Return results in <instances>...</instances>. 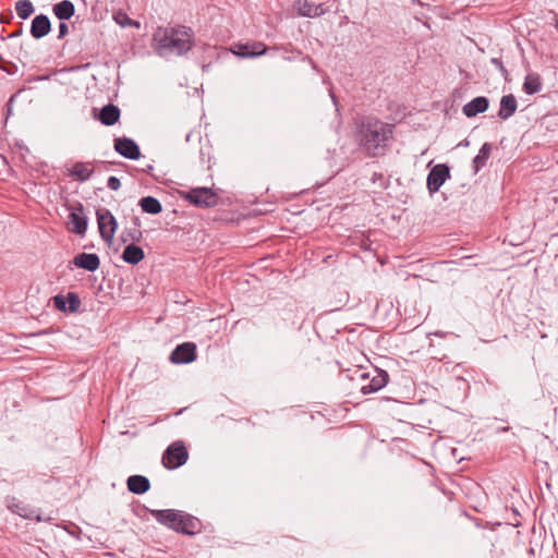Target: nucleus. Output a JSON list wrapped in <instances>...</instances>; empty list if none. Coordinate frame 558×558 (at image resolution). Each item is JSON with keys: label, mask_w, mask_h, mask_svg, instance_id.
I'll return each instance as SVG.
<instances>
[{"label": "nucleus", "mask_w": 558, "mask_h": 558, "mask_svg": "<svg viewBox=\"0 0 558 558\" xmlns=\"http://www.w3.org/2000/svg\"><path fill=\"white\" fill-rule=\"evenodd\" d=\"M154 169V167L151 165H148L145 169V172H150L151 170Z\"/></svg>", "instance_id": "nucleus-38"}, {"label": "nucleus", "mask_w": 558, "mask_h": 558, "mask_svg": "<svg viewBox=\"0 0 558 558\" xmlns=\"http://www.w3.org/2000/svg\"><path fill=\"white\" fill-rule=\"evenodd\" d=\"M53 302H54V306L59 311H65L66 310V298H64L62 295H56L53 298Z\"/></svg>", "instance_id": "nucleus-32"}, {"label": "nucleus", "mask_w": 558, "mask_h": 558, "mask_svg": "<svg viewBox=\"0 0 558 558\" xmlns=\"http://www.w3.org/2000/svg\"><path fill=\"white\" fill-rule=\"evenodd\" d=\"M231 52L241 58H255L266 53L267 46L262 41L235 43L230 48Z\"/></svg>", "instance_id": "nucleus-7"}, {"label": "nucleus", "mask_w": 558, "mask_h": 558, "mask_svg": "<svg viewBox=\"0 0 558 558\" xmlns=\"http://www.w3.org/2000/svg\"><path fill=\"white\" fill-rule=\"evenodd\" d=\"M393 124L377 119L362 120L356 131L359 145L369 155L377 156L384 151L393 134Z\"/></svg>", "instance_id": "nucleus-1"}, {"label": "nucleus", "mask_w": 558, "mask_h": 558, "mask_svg": "<svg viewBox=\"0 0 558 558\" xmlns=\"http://www.w3.org/2000/svg\"><path fill=\"white\" fill-rule=\"evenodd\" d=\"M517 108L518 104L515 97L512 94L505 95L500 99L498 117L502 120H507L514 114Z\"/></svg>", "instance_id": "nucleus-23"}, {"label": "nucleus", "mask_w": 558, "mask_h": 558, "mask_svg": "<svg viewBox=\"0 0 558 558\" xmlns=\"http://www.w3.org/2000/svg\"><path fill=\"white\" fill-rule=\"evenodd\" d=\"M180 197L198 208H213L218 205L219 196L210 187H193L189 191H180Z\"/></svg>", "instance_id": "nucleus-3"}, {"label": "nucleus", "mask_w": 558, "mask_h": 558, "mask_svg": "<svg viewBox=\"0 0 558 558\" xmlns=\"http://www.w3.org/2000/svg\"><path fill=\"white\" fill-rule=\"evenodd\" d=\"M128 489L135 495H143L150 488L149 480L143 475H131L126 481Z\"/></svg>", "instance_id": "nucleus-20"}, {"label": "nucleus", "mask_w": 558, "mask_h": 558, "mask_svg": "<svg viewBox=\"0 0 558 558\" xmlns=\"http://www.w3.org/2000/svg\"><path fill=\"white\" fill-rule=\"evenodd\" d=\"M107 186L111 191H118L121 186V182L117 177L111 175L108 178Z\"/></svg>", "instance_id": "nucleus-33"}, {"label": "nucleus", "mask_w": 558, "mask_h": 558, "mask_svg": "<svg viewBox=\"0 0 558 558\" xmlns=\"http://www.w3.org/2000/svg\"><path fill=\"white\" fill-rule=\"evenodd\" d=\"M487 544H488V546H489V548H490V551H493V549H494V544H493L489 539H488Z\"/></svg>", "instance_id": "nucleus-39"}, {"label": "nucleus", "mask_w": 558, "mask_h": 558, "mask_svg": "<svg viewBox=\"0 0 558 558\" xmlns=\"http://www.w3.org/2000/svg\"><path fill=\"white\" fill-rule=\"evenodd\" d=\"M66 303H69V311L74 313L76 312L81 306V300L74 292H69L66 294Z\"/></svg>", "instance_id": "nucleus-31"}, {"label": "nucleus", "mask_w": 558, "mask_h": 558, "mask_svg": "<svg viewBox=\"0 0 558 558\" xmlns=\"http://www.w3.org/2000/svg\"><path fill=\"white\" fill-rule=\"evenodd\" d=\"M151 517L161 525L173 530L178 517H181V510L177 509H162L150 510Z\"/></svg>", "instance_id": "nucleus-15"}, {"label": "nucleus", "mask_w": 558, "mask_h": 558, "mask_svg": "<svg viewBox=\"0 0 558 558\" xmlns=\"http://www.w3.org/2000/svg\"><path fill=\"white\" fill-rule=\"evenodd\" d=\"M542 89L541 76L537 73H530L525 76L523 90L527 95H533Z\"/></svg>", "instance_id": "nucleus-27"}, {"label": "nucleus", "mask_w": 558, "mask_h": 558, "mask_svg": "<svg viewBox=\"0 0 558 558\" xmlns=\"http://www.w3.org/2000/svg\"><path fill=\"white\" fill-rule=\"evenodd\" d=\"M192 31L189 27L161 28L159 27L153 40L160 56L186 53L192 47Z\"/></svg>", "instance_id": "nucleus-2"}, {"label": "nucleus", "mask_w": 558, "mask_h": 558, "mask_svg": "<svg viewBox=\"0 0 558 558\" xmlns=\"http://www.w3.org/2000/svg\"><path fill=\"white\" fill-rule=\"evenodd\" d=\"M311 64H312L313 69H315V70H316V64L314 63V61H313V60H311Z\"/></svg>", "instance_id": "nucleus-40"}, {"label": "nucleus", "mask_w": 558, "mask_h": 558, "mask_svg": "<svg viewBox=\"0 0 558 558\" xmlns=\"http://www.w3.org/2000/svg\"><path fill=\"white\" fill-rule=\"evenodd\" d=\"M73 265L77 268L85 269L87 271L94 272L100 266V259L95 253H81L77 254L73 260Z\"/></svg>", "instance_id": "nucleus-14"}, {"label": "nucleus", "mask_w": 558, "mask_h": 558, "mask_svg": "<svg viewBox=\"0 0 558 558\" xmlns=\"http://www.w3.org/2000/svg\"><path fill=\"white\" fill-rule=\"evenodd\" d=\"M113 21L121 27H135L140 28V23L132 20L125 12L118 11L112 15Z\"/></svg>", "instance_id": "nucleus-30"}, {"label": "nucleus", "mask_w": 558, "mask_h": 558, "mask_svg": "<svg viewBox=\"0 0 558 558\" xmlns=\"http://www.w3.org/2000/svg\"><path fill=\"white\" fill-rule=\"evenodd\" d=\"M54 15L61 20H70L75 13V7L70 0H62L52 7Z\"/></svg>", "instance_id": "nucleus-25"}, {"label": "nucleus", "mask_w": 558, "mask_h": 558, "mask_svg": "<svg viewBox=\"0 0 558 558\" xmlns=\"http://www.w3.org/2000/svg\"><path fill=\"white\" fill-rule=\"evenodd\" d=\"M140 206L144 213L157 215L161 213L162 206L160 202L153 196H145L140 201Z\"/></svg>", "instance_id": "nucleus-28"}, {"label": "nucleus", "mask_w": 558, "mask_h": 558, "mask_svg": "<svg viewBox=\"0 0 558 558\" xmlns=\"http://www.w3.org/2000/svg\"><path fill=\"white\" fill-rule=\"evenodd\" d=\"M12 19H13V15H12V12L10 11L8 16L2 15L0 17V23H9Z\"/></svg>", "instance_id": "nucleus-36"}, {"label": "nucleus", "mask_w": 558, "mask_h": 558, "mask_svg": "<svg viewBox=\"0 0 558 558\" xmlns=\"http://www.w3.org/2000/svg\"><path fill=\"white\" fill-rule=\"evenodd\" d=\"M145 257V253L142 247L130 243L125 246L122 253V259L130 265H137Z\"/></svg>", "instance_id": "nucleus-24"}, {"label": "nucleus", "mask_w": 558, "mask_h": 558, "mask_svg": "<svg viewBox=\"0 0 558 558\" xmlns=\"http://www.w3.org/2000/svg\"><path fill=\"white\" fill-rule=\"evenodd\" d=\"M80 182L88 181L94 174L92 161H77L68 173Z\"/></svg>", "instance_id": "nucleus-17"}, {"label": "nucleus", "mask_w": 558, "mask_h": 558, "mask_svg": "<svg viewBox=\"0 0 558 558\" xmlns=\"http://www.w3.org/2000/svg\"><path fill=\"white\" fill-rule=\"evenodd\" d=\"M413 2H415L416 0H412Z\"/></svg>", "instance_id": "nucleus-41"}, {"label": "nucleus", "mask_w": 558, "mask_h": 558, "mask_svg": "<svg viewBox=\"0 0 558 558\" xmlns=\"http://www.w3.org/2000/svg\"><path fill=\"white\" fill-rule=\"evenodd\" d=\"M294 9L299 15L306 17H317L328 12V8L324 3H315L312 0H295Z\"/></svg>", "instance_id": "nucleus-11"}, {"label": "nucleus", "mask_w": 558, "mask_h": 558, "mask_svg": "<svg viewBox=\"0 0 558 558\" xmlns=\"http://www.w3.org/2000/svg\"><path fill=\"white\" fill-rule=\"evenodd\" d=\"M173 531L185 535H195L202 531V522L196 517L181 510V517L177 518Z\"/></svg>", "instance_id": "nucleus-9"}, {"label": "nucleus", "mask_w": 558, "mask_h": 558, "mask_svg": "<svg viewBox=\"0 0 558 558\" xmlns=\"http://www.w3.org/2000/svg\"><path fill=\"white\" fill-rule=\"evenodd\" d=\"M133 226L130 228H125L120 235V239L123 243H136L140 242L143 238V233L141 231V221L137 217H134L132 220Z\"/></svg>", "instance_id": "nucleus-22"}, {"label": "nucleus", "mask_w": 558, "mask_h": 558, "mask_svg": "<svg viewBox=\"0 0 558 558\" xmlns=\"http://www.w3.org/2000/svg\"><path fill=\"white\" fill-rule=\"evenodd\" d=\"M68 33H69L68 25L64 22H61L60 25H59L58 38L59 39L63 38Z\"/></svg>", "instance_id": "nucleus-35"}, {"label": "nucleus", "mask_w": 558, "mask_h": 558, "mask_svg": "<svg viewBox=\"0 0 558 558\" xmlns=\"http://www.w3.org/2000/svg\"><path fill=\"white\" fill-rule=\"evenodd\" d=\"M490 62L500 71V73L506 77L508 75V71L505 68L501 59L499 58H493Z\"/></svg>", "instance_id": "nucleus-34"}, {"label": "nucleus", "mask_w": 558, "mask_h": 558, "mask_svg": "<svg viewBox=\"0 0 558 558\" xmlns=\"http://www.w3.org/2000/svg\"><path fill=\"white\" fill-rule=\"evenodd\" d=\"M34 5L31 0H19L15 3V11L20 19L26 20L34 13Z\"/></svg>", "instance_id": "nucleus-29"}, {"label": "nucleus", "mask_w": 558, "mask_h": 558, "mask_svg": "<svg viewBox=\"0 0 558 558\" xmlns=\"http://www.w3.org/2000/svg\"><path fill=\"white\" fill-rule=\"evenodd\" d=\"M450 178V169L445 163L434 166L427 175V190L430 194L439 191L441 185Z\"/></svg>", "instance_id": "nucleus-8"}, {"label": "nucleus", "mask_w": 558, "mask_h": 558, "mask_svg": "<svg viewBox=\"0 0 558 558\" xmlns=\"http://www.w3.org/2000/svg\"><path fill=\"white\" fill-rule=\"evenodd\" d=\"M8 508L13 513L19 514L20 517L24 519H36L37 521L40 520L39 515L36 514V511L32 509L28 506L23 505L21 501H19L15 497H11L7 499Z\"/></svg>", "instance_id": "nucleus-19"}, {"label": "nucleus", "mask_w": 558, "mask_h": 558, "mask_svg": "<svg viewBox=\"0 0 558 558\" xmlns=\"http://www.w3.org/2000/svg\"><path fill=\"white\" fill-rule=\"evenodd\" d=\"M488 105L489 101L486 97L478 96L466 102L462 108V112L465 117L472 118L478 113L485 112L488 108Z\"/></svg>", "instance_id": "nucleus-18"}, {"label": "nucleus", "mask_w": 558, "mask_h": 558, "mask_svg": "<svg viewBox=\"0 0 558 558\" xmlns=\"http://www.w3.org/2000/svg\"><path fill=\"white\" fill-rule=\"evenodd\" d=\"M189 459L187 450L182 441L172 442L162 454V464L168 470H174Z\"/></svg>", "instance_id": "nucleus-5"}, {"label": "nucleus", "mask_w": 558, "mask_h": 558, "mask_svg": "<svg viewBox=\"0 0 558 558\" xmlns=\"http://www.w3.org/2000/svg\"><path fill=\"white\" fill-rule=\"evenodd\" d=\"M492 144L484 143L478 150V154L473 159V170L474 173H477L483 167H485L490 153H492Z\"/></svg>", "instance_id": "nucleus-26"}, {"label": "nucleus", "mask_w": 558, "mask_h": 558, "mask_svg": "<svg viewBox=\"0 0 558 558\" xmlns=\"http://www.w3.org/2000/svg\"><path fill=\"white\" fill-rule=\"evenodd\" d=\"M96 218L100 238L111 244L118 228L116 217L108 208L100 207L96 211Z\"/></svg>", "instance_id": "nucleus-4"}, {"label": "nucleus", "mask_w": 558, "mask_h": 558, "mask_svg": "<svg viewBox=\"0 0 558 558\" xmlns=\"http://www.w3.org/2000/svg\"><path fill=\"white\" fill-rule=\"evenodd\" d=\"M19 93H20V92H17L16 94H14V95H12V96L10 97V99H9V104H11V102H13V101H14V99H15V97L17 96V94H19Z\"/></svg>", "instance_id": "nucleus-37"}, {"label": "nucleus", "mask_w": 558, "mask_h": 558, "mask_svg": "<svg viewBox=\"0 0 558 558\" xmlns=\"http://www.w3.org/2000/svg\"><path fill=\"white\" fill-rule=\"evenodd\" d=\"M121 111L118 106L116 105H106L102 107V109L99 112V121L101 124L111 126L116 124L120 119Z\"/></svg>", "instance_id": "nucleus-21"}, {"label": "nucleus", "mask_w": 558, "mask_h": 558, "mask_svg": "<svg viewBox=\"0 0 558 558\" xmlns=\"http://www.w3.org/2000/svg\"><path fill=\"white\" fill-rule=\"evenodd\" d=\"M196 345L193 342H184L175 347L170 354L173 364H189L196 360Z\"/></svg>", "instance_id": "nucleus-10"}, {"label": "nucleus", "mask_w": 558, "mask_h": 558, "mask_svg": "<svg viewBox=\"0 0 558 558\" xmlns=\"http://www.w3.org/2000/svg\"><path fill=\"white\" fill-rule=\"evenodd\" d=\"M51 31V23L46 14L36 15L31 25V35L35 39H40L48 35Z\"/></svg>", "instance_id": "nucleus-16"}, {"label": "nucleus", "mask_w": 558, "mask_h": 558, "mask_svg": "<svg viewBox=\"0 0 558 558\" xmlns=\"http://www.w3.org/2000/svg\"><path fill=\"white\" fill-rule=\"evenodd\" d=\"M69 230L75 234L84 235L87 226L88 220L87 217L84 215V207L82 204H78L73 211L69 215Z\"/></svg>", "instance_id": "nucleus-13"}, {"label": "nucleus", "mask_w": 558, "mask_h": 558, "mask_svg": "<svg viewBox=\"0 0 558 558\" xmlns=\"http://www.w3.org/2000/svg\"><path fill=\"white\" fill-rule=\"evenodd\" d=\"M360 378L366 383L362 384L360 390L363 395L377 392L388 383V374L385 371L375 368L373 375L371 373H361Z\"/></svg>", "instance_id": "nucleus-6"}, {"label": "nucleus", "mask_w": 558, "mask_h": 558, "mask_svg": "<svg viewBox=\"0 0 558 558\" xmlns=\"http://www.w3.org/2000/svg\"><path fill=\"white\" fill-rule=\"evenodd\" d=\"M114 150L126 159L136 160L141 156L138 145L129 137L114 138Z\"/></svg>", "instance_id": "nucleus-12"}]
</instances>
